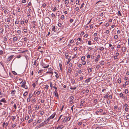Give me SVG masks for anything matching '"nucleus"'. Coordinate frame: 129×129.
Listing matches in <instances>:
<instances>
[{"label": "nucleus", "mask_w": 129, "mask_h": 129, "mask_svg": "<svg viewBox=\"0 0 129 129\" xmlns=\"http://www.w3.org/2000/svg\"><path fill=\"white\" fill-rule=\"evenodd\" d=\"M20 84H22L21 87L24 88L25 89H28V87L26 85V82L24 80H23L20 82Z\"/></svg>", "instance_id": "1"}, {"label": "nucleus", "mask_w": 129, "mask_h": 129, "mask_svg": "<svg viewBox=\"0 0 129 129\" xmlns=\"http://www.w3.org/2000/svg\"><path fill=\"white\" fill-rule=\"evenodd\" d=\"M49 121L47 119L45 120L44 121L40 124L38 126V128H40V127L43 126L47 124L49 122Z\"/></svg>", "instance_id": "2"}, {"label": "nucleus", "mask_w": 129, "mask_h": 129, "mask_svg": "<svg viewBox=\"0 0 129 129\" xmlns=\"http://www.w3.org/2000/svg\"><path fill=\"white\" fill-rule=\"evenodd\" d=\"M74 99V97L73 96H71L69 99V103L70 104H72L74 102L73 100Z\"/></svg>", "instance_id": "3"}, {"label": "nucleus", "mask_w": 129, "mask_h": 129, "mask_svg": "<svg viewBox=\"0 0 129 129\" xmlns=\"http://www.w3.org/2000/svg\"><path fill=\"white\" fill-rule=\"evenodd\" d=\"M56 115V113H54L52 114L47 119L49 121L51 119H53Z\"/></svg>", "instance_id": "4"}, {"label": "nucleus", "mask_w": 129, "mask_h": 129, "mask_svg": "<svg viewBox=\"0 0 129 129\" xmlns=\"http://www.w3.org/2000/svg\"><path fill=\"white\" fill-rule=\"evenodd\" d=\"M63 125H59L58 126L55 127V129H61L63 127Z\"/></svg>", "instance_id": "5"}, {"label": "nucleus", "mask_w": 129, "mask_h": 129, "mask_svg": "<svg viewBox=\"0 0 129 129\" xmlns=\"http://www.w3.org/2000/svg\"><path fill=\"white\" fill-rule=\"evenodd\" d=\"M27 28L28 27L27 26H26V27L24 26L23 27V30L25 33H27Z\"/></svg>", "instance_id": "6"}, {"label": "nucleus", "mask_w": 129, "mask_h": 129, "mask_svg": "<svg viewBox=\"0 0 129 129\" xmlns=\"http://www.w3.org/2000/svg\"><path fill=\"white\" fill-rule=\"evenodd\" d=\"M42 66L43 68H47L49 67V65H48L46 66L43 63H42Z\"/></svg>", "instance_id": "7"}, {"label": "nucleus", "mask_w": 129, "mask_h": 129, "mask_svg": "<svg viewBox=\"0 0 129 129\" xmlns=\"http://www.w3.org/2000/svg\"><path fill=\"white\" fill-rule=\"evenodd\" d=\"M13 55H11L9 57L7 60V61L9 62L10 61V60H11L13 58Z\"/></svg>", "instance_id": "8"}, {"label": "nucleus", "mask_w": 129, "mask_h": 129, "mask_svg": "<svg viewBox=\"0 0 129 129\" xmlns=\"http://www.w3.org/2000/svg\"><path fill=\"white\" fill-rule=\"evenodd\" d=\"M54 73L55 74V77L57 79H58L59 77L58 74L55 71L54 72Z\"/></svg>", "instance_id": "9"}, {"label": "nucleus", "mask_w": 129, "mask_h": 129, "mask_svg": "<svg viewBox=\"0 0 129 129\" xmlns=\"http://www.w3.org/2000/svg\"><path fill=\"white\" fill-rule=\"evenodd\" d=\"M16 91L15 90H14L12 91L11 92V94L13 96H14L15 94V92Z\"/></svg>", "instance_id": "10"}, {"label": "nucleus", "mask_w": 129, "mask_h": 129, "mask_svg": "<svg viewBox=\"0 0 129 129\" xmlns=\"http://www.w3.org/2000/svg\"><path fill=\"white\" fill-rule=\"evenodd\" d=\"M91 79H92L91 78H88V79H87L86 80H85V82L87 83L89 82L90 81V80Z\"/></svg>", "instance_id": "11"}, {"label": "nucleus", "mask_w": 129, "mask_h": 129, "mask_svg": "<svg viewBox=\"0 0 129 129\" xmlns=\"http://www.w3.org/2000/svg\"><path fill=\"white\" fill-rule=\"evenodd\" d=\"M100 56L99 54L96 57V58L95 60V61L96 62L98 61V59L100 57Z\"/></svg>", "instance_id": "12"}, {"label": "nucleus", "mask_w": 129, "mask_h": 129, "mask_svg": "<svg viewBox=\"0 0 129 129\" xmlns=\"http://www.w3.org/2000/svg\"><path fill=\"white\" fill-rule=\"evenodd\" d=\"M54 95L56 97H58V94L57 91L55 90L54 91Z\"/></svg>", "instance_id": "13"}, {"label": "nucleus", "mask_w": 129, "mask_h": 129, "mask_svg": "<svg viewBox=\"0 0 129 129\" xmlns=\"http://www.w3.org/2000/svg\"><path fill=\"white\" fill-rule=\"evenodd\" d=\"M51 16L52 17V20L54 19V18L56 17L55 15L53 13H52L51 14Z\"/></svg>", "instance_id": "14"}, {"label": "nucleus", "mask_w": 129, "mask_h": 129, "mask_svg": "<svg viewBox=\"0 0 129 129\" xmlns=\"http://www.w3.org/2000/svg\"><path fill=\"white\" fill-rule=\"evenodd\" d=\"M0 101L1 102H2L4 103H6V101L5 100V99L4 98H3Z\"/></svg>", "instance_id": "15"}, {"label": "nucleus", "mask_w": 129, "mask_h": 129, "mask_svg": "<svg viewBox=\"0 0 129 129\" xmlns=\"http://www.w3.org/2000/svg\"><path fill=\"white\" fill-rule=\"evenodd\" d=\"M3 114L5 116H7V114L6 111H5L3 112Z\"/></svg>", "instance_id": "16"}, {"label": "nucleus", "mask_w": 129, "mask_h": 129, "mask_svg": "<svg viewBox=\"0 0 129 129\" xmlns=\"http://www.w3.org/2000/svg\"><path fill=\"white\" fill-rule=\"evenodd\" d=\"M122 50L123 52H125L126 50V47H123Z\"/></svg>", "instance_id": "17"}, {"label": "nucleus", "mask_w": 129, "mask_h": 129, "mask_svg": "<svg viewBox=\"0 0 129 129\" xmlns=\"http://www.w3.org/2000/svg\"><path fill=\"white\" fill-rule=\"evenodd\" d=\"M65 57L66 59H68V57L69 56L68 54V53H66L65 54Z\"/></svg>", "instance_id": "18"}, {"label": "nucleus", "mask_w": 129, "mask_h": 129, "mask_svg": "<svg viewBox=\"0 0 129 129\" xmlns=\"http://www.w3.org/2000/svg\"><path fill=\"white\" fill-rule=\"evenodd\" d=\"M59 65L60 70H61L62 69V64L61 63H59Z\"/></svg>", "instance_id": "19"}, {"label": "nucleus", "mask_w": 129, "mask_h": 129, "mask_svg": "<svg viewBox=\"0 0 129 129\" xmlns=\"http://www.w3.org/2000/svg\"><path fill=\"white\" fill-rule=\"evenodd\" d=\"M17 39V38L16 37H14L13 38V40L14 41H16Z\"/></svg>", "instance_id": "20"}, {"label": "nucleus", "mask_w": 129, "mask_h": 129, "mask_svg": "<svg viewBox=\"0 0 129 129\" xmlns=\"http://www.w3.org/2000/svg\"><path fill=\"white\" fill-rule=\"evenodd\" d=\"M7 20V22H8V24H9V23L10 22V19L9 18H7L6 19ZM6 19H5V20H6Z\"/></svg>", "instance_id": "21"}, {"label": "nucleus", "mask_w": 129, "mask_h": 129, "mask_svg": "<svg viewBox=\"0 0 129 129\" xmlns=\"http://www.w3.org/2000/svg\"><path fill=\"white\" fill-rule=\"evenodd\" d=\"M28 94V92L27 91L25 92L23 94V95L24 96H26Z\"/></svg>", "instance_id": "22"}, {"label": "nucleus", "mask_w": 129, "mask_h": 129, "mask_svg": "<svg viewBox=\"0 0 129 129\" xmlns=\"http://www.w3.org/2000/svg\"><path fill=\"white\" fill-rule=\"evenodd\" d=\"M118 83L120 84L121 82V79L120 78H119L118 79Z\"/></svg>", "instance_id": "23"}, {"label": "nucleus", "mask_w": 129, "mask_h": 129, "mask_svg": "<svg viewBox=\"0 0 129 129\" xmlns=\"http://www.w3.org/2000/svg\"><path fill=\"white\" fill-rule=\"evenodd\" d=\"M85 56H83L81 58V60L82 61H84V60H85Z\"/></svg>", "instance_id": "24"}, {"label": "nucleus", "mask_w": 129, "mask_h": 129, "mask_svg": "<svg viewBox=\"0 0 129 129\" xmlns=\"http://www.w3.org/2000/svg\"><path fill=\"white\" fill-rule=\"evenodd\" d=\"M29 118V116L28 115L26 116L25 118V120H27Z\"/></svg>", "instance_id": "25"}, {"label": "nucleus", "mask_w": 129, "mask_h": 129, "mask_svg": "<svg viewBox=\"0 0 129 129\" xmlns=\"http://www.w3.org/2000/svg\"><path fill=\"white\" fill-rule=\"evenodd\" d=\"M4 30V29L3 28H0V33H2Z\"/></svg>", "instance_id": "26"}, {"label": "nucleus", "mask_w": 129, "mask_h": 129, "mask_svg": "<svg viewBox=\"0 0 129 129\" xmlns=\"http://www.w3.org/2000/svg\"><path fill=\"white\" fill-rule=\"evenodd\" d=\"M67 120V117H65L63 120V121L64 122H65Z\"/></svg>", "instance_id": "27"}, {"label": "nucleus", "mask_w": 129, "mask_h": 129, "mask_svg": "<svg viewBox=\"0 0 129 129\" xmlns=\"http://www.w3.org/2000/svg\"><path fill=\"white\" fill-rule=\"evenodd\" d=\"M53 27L52 28V30H53L54 32H55L56 31L55 28V26H53Z\"/></svg>", "instance_id": "28"}, {"label": "nucleus", "mask_w": 129, "mask_h": 129, "mask_svg": "<svg viewBox=\"0 0 129 129\" xmlns=\"http://www.w3.org/2000/svg\"><path fill=\"white\" fill-rule=\"evenodd\" d=\"M75 82V80L74 79H72L71 80V83H72L73 84H74Z\"/></svg>", "instance_id": "29"}, {"label": "nucleus", "mask_w": 129, "mask_h": 129, "mask_svg": "<svg viewBox=\"0 0 129 129\" xmlns=\"http://www.w3.org/2000/svg\"><path fill=\"white\" fill-rule=\"evenodd\" d=\"M128 90L127 89H125V91L124 92L125 94H127V93H128Z\"/></svg>", "instance_id": "30"}, {"label": "nucleus", "mask_w": 129, "mask_h": 129, "mask_svg": "<svg viewBox=\"0 0 129 129\" xmlns=\"http://www.w3.org/2000/svg\"><path fill=\"white\" fill-rule=\"evenodd\" d=\"M92 71V69L91 68H89L88 70V73H90Z\"/></svg>", "instance_id": "31"}, {"label": "nucleus", "mask_w": 129, "mask_h": 129, "mask_svg": "<svg viewBox=\"0 0 129 129\" xmlns=\"http://www.w3.org/2000/svg\"><path fill=\"white\" fill-rule=\"evenodd\" d=\"M58 27H60L61 26L62 24L60 23H58Z\"/></svg>", "instance_id": "32"}, {"label": "nucleus", "mask_w": 129, "mask_h": 129, "mask_svg": "<svg viewBox=\"0 0 129 129\" xmlns=\"http://www.w3.org/2000/svg\"><path fill=\"white\" fill-rule=\"evenodd\" d=\"M57 10V8L56 7H55L53 10H52V11H53V12H55L56 11V10Z\"/></svg>", "instance_id": "33"}, {"label": "nucleus", "mask_w": 129, "mask_h": 129, "mask_svg": "<svg viewBox=\"0 0 129 129\" xmlns=\"http://www.w3.org/2000/svg\"><path fill=\"white\" fill-rule=\"evenodd\" d=\"M37 92V94L38 95H39L40 94L41 92V90H39Z\"/></svg>", "instance_id": "34"}, {"label": "nucleus", "mask_w": 129, "mask_h": 129, "mask_svg": "<svg viewBox=\"0 0 129 129\" xmlns=\"http://www.w3.org/2000/svg\"><path fill=\"white\" fill-rule=\"evenodd\" d=\"M3 39L5 41H7V38L5 37H3Z\"/></svg>", "instance_id": "35"}, {"label": "nucleus", "mask_w": 129, "mask_h": 129, "mask_svg": "<svg viewBox=\"0 0 129 129\" xmlns=\"http://www.w3.org/2000/svg\"><path fill=\"white\" fill-rule=\"evenodd\" d=\"M76 87H74L73 88L71 86L70 89L71 90H75L76 89Z\"/></svg>", "instance_id": "36"}, {"label": "nucleus", "mask_w": 129, "mask_h": 129, "mask_svg": "<svg viewBox=\"0 0 129 129\" xmlns=\"http://www.w3.org/2000/svg\"><path fill=\"white\" fill-rule=\"evenodd\" d=\"M12 119L13 120H14L16 119V117L15 116H12L11 117Z\"/></svg>", "instance_id": "37"}, {"label": "nucleus", "mask_w": 129, "mask_h": 129, "mask_svg": "<svg viewBox=\"0 0 129 129\" xmlns=\"http://www.w3.org/2000/svg\"><path fill=\"white\" fill-rule=\"evenodd\" d=\"M64 15H62L60 17V18L62 20H63L64 19Z\"/></svg>", "instance_id": "38"}, {"label": "nucleus", "mask_w": 129, "mask_h": 129, "mask_svg": "<svg viewBox=\"0 0 129 129\" xmlns=\"http://www.w3.org/2000/svg\"><path fill=\"white\" fill-rule=\"evenodd\" d=\"M108 95H109V94L108 93L106 95H105V96H104V98H107L108 97Z\"/></svg>", "instance_id": "39"}, {"label": "nucleus", "mask_w": 129, "mask_h": 129, "mask_svg": "<svg viewBox=\"0 0 129 129\" xmlns=\"http://www.w3.org/2000/svg\"><path fill=\"white\" fill-rule=\"evenodd\" d=\"M68 61H67V63L68 64L70 62L71 59L70 58H68Z\"/></svg>", "instance_id": "40"}, {"label": "nucleus", "mask_w": 129, "mask_h": 129, "mask_svg": "<svg viewBox=\"0 0 129 129\" xmlns=\"http://www.w3.org/2000/svg\"><path fill=\"white\" fill-rule=\"evenodd\" d=\"M86 62L85 61H82V64L83 65H85V64Z\"/></svg>", "instance_id": "41"}, {"label": "nucleus", "mask_w": 129, "mask_h": 129, "mask_svg": "<svg viewBox=\"0 0 129 129\" xmlns=\"http://www.w3.org/2000/svg\"><path fill=\"white\" fill-rule=\"evenodd\" d=\"M33 96V95L31 93H30L29 94V98H30V99Z\"/></svg>", "instance_id": "42"}, {"label": "nucleus", "mask_w": 129, "mask_h": 129, "mask_svg": "<svg viewBox=\"0 0 129 129\" xmlns=\"http://www.w3.org/2000/svg\"><path fill=\"white\" fill-rule=\"evenodd\" d=\"M69 3V2L67 0L65 2V4L66 5H68Z\"/></svg>", "instance_id": "43"}, {"label": "nucleus", "mask_w": 129, "mask_h": 129, "mask_svg": "<svg viewBox=\"0 0 129 129\" xmlns=\"http://www.w3.org/2000/svg\"><path fill=\"white\" fill-rule=\"evenodd\" d=\"M91 41H88V44L89 45H91Z\"/></svg>", "instance_id": "44"}, {"label": "nucleus", "mask_w": 129, "mask_h": 129, "mask_svg": "<svg viewBox=\"0 0 129 129\" xmlns=\"http://www.w3.org/2000/svg\"><path fill=\"white\" fill-rule=\"evenodd\" d=\"M42 121V120L41 119H40L39 120H38L37 121V122L38 123H40Z\"/></svg>", "instance_id": "45"}, {"label": "nucleus", "mask_w": 129, "mask_h": 129, "mask_svg": "<svg viewBox=\"0 0 129 129\" xmlns=\"http://www.w3.org/2000/svg\"><path fill=\"white\" fill-rule=\"evenodd\" d=\"M53 84L52 83H50V86L51 87V88L52 89L53 87Z\"/></svg>", "instance_id": "46"}, {"label": "nucleus", "mask_w": 129, "mask_h": 129, "mask_svg": "<svg viewBox=\"0 0 129 129\" xmlns=\"http://www.w3.org/2000/svg\"><path fill=\"white\" fill-rule=\"evenodd\" d=\"M75 10L76 11H78L79 10V8L78 7H77L75 9Z\"/></svg>", "instance_id": "47"}, {"label": "nucleus", "mask_w": 129, "mask_h": 129, "mask_svg": "<svg viewBox=\"0 0 129 129\" xmlns=\"http://www.w3.org/2000/svg\"><path fill=\"white\" fill-rule=\"evenodd\" d=\"M30 98H28L27 99V102H30Z\"/></svg>", "instance_id": "48"}, {"label": "nucleus", "mask_w": 129, "mask_h": 129, "mask_svg": "<svg viewBox=\"0 0 129 129\" xmlns=\"http://www.w3.org/2000/svg\"><path fill=\"white\" fill-rule=\"evenodd\" d=\"M48 70L50 72H52L53 70L51 68H49L48 69Z\"/></svg>", "instance_id": "49"}, {"label": "nucleus", "mask_w": 129, "mask_h": 129, "mask_svg": "<svg viewBox=\"0 0 129 129\" xmlns=\"http://www.w3.org/2000/svg\"><path fill=\"white\" fill-rule=\"evenodd\" d=\"M104 61H101V65H103L104 64Z\"/></svg>", "instance_id": "50"}, {"label": "nucleus", "mask_w": 129, "mask_h": 129, "mask_svg": "<svg viewBox=\"0 0 129 129\" xmlns=\"http://www.w3.org/2000/svg\"><path fill=\"white\" fill-rule=\"evenodd\" d=\"M71 118V117L70 116L69 117H67V120L68 121L70 120Z\"/></svg>", "instance_id": "51"}, {"label": "nucleus", "mask_w": 129, "mask_h": 129, "mask_svg": "<svg viewBox=\"0 0 129 129\" xmlns=\"http://www.w3.org/2000/svg\"><path fill=\"white\" fill-rule=\"evenodd\" d=\"M118 38V36L117 35H115L114 36V38L115 39H117Z\"/></svg>", "instance_id": "52"}, {"label": "nucleus", "mask_w": 129, "mask_h": 129, "mask_svg": "<svg viewBox=\"0 0 129 129\" xmlns=\"http://www.w3.org/2000/svg\"><path fill=\"white\" fill-rule=\"evenodd\" d=\"M33 121V119H30V120H28V122L29 123L30 122H32Z\"/></svg>", "instance_id": "53"}, {"label": "nucleus", "mask_w": 129, "mask_h": 129, "mask_svg": "<svg viewBox=\"0 0 129 129\" xmlns=\"http://www.w3.org/2000/svg\"><path fill=\"white\" fill-rule=\"evenodd\" d=\"M4 26H5V27L6 28H8V27H9V25H8V24H6L5 25H4Z\"/></svg>", "instance_id": "54"}, {"label": "nucleus", "mask_w": 129, "mask_h": 129, "mask_svg": "<svg viewBox=\"0 0 129 129\" xmlns=\"http://www.w3.org/2000/svg\"><path fill=\"white\" fill-rule=\"evenodd\" d=\"M72 66V63H70L69 65V68H71Z\"/></svg>", "instance_id": "55"}, {"label": "nucleus", "mask_w": 129, "mask_h": 129, "mask_svg": "<svg viewBox=\"0 0 129 129\" xmlns=\"http://www.w3.org/2000/svg\"><path fill=\"white\" fill-rule=\"evenodd\" d=\"M12 73L14 75H16L17 74V73L15 71H13L12 72Z\"/></svg>", "instance_id": "56"}, {"label": "nucleus", "mask_w": 129, "mask_h": 129, "mask_svg": "<svg viewBox=\"0 0 129 129\" xmlns=\"http://www.w3.org/2000/svg\"><path fill=\"white\" fill-rule=\"evenodd\" d=\"M49 87V86L48 85H45V88L47 89H48Z\"/></svg>", "instance_id": "57"}, {"label": "nucleus", "mask_w": 129, "mask_h": 129, "mask_svg": "<svg viewBox=\"0 0 129 129\" xmlns=\"http://www.w3.org/2000/svg\"><path fill=\"white\" fill-rule=\"evenodd\" d=\"M128 81H126L125 82V85H127L128 84Z\"/></svg>", "instance_id": "58"}, {"label": "nucleus", "mask_w": 129, "mask_h": 129, "mask_svg": "<svg viewBox=\"0 0 129 129\" xmlns=\"http://www.w3.org/2000/svg\"><path fill=\"white\" fill-rule=\"evenodd\" d=\"M17 32L18 34H20L21 33V31L20 30H17Z\"/></svg>", "instance_id": "59"}, {"label": "nucleus", "mask_w": 129, "mask_h": 129, "mask_svg": "<svg viewBox=\"0 0 129 129\" xmlns=\"http://www.w3.org/2000/svg\"><path fill=\"white\" fill-rule=\"evenodd\" d=\"M123 94L122 93H120L119 94V96L120 97H123Z\"/></svg>", "instance_id": "60"}, {"label": "nucleus", "mask_w": 129, "mask_h": 129, "mask_svg": "<svg viewBox=\"0 0 129 129\" xmlns=\"http://www.w3.org/2000/svg\"><path fill=\"white\" fill-rule=\"evenodd\" d=\"M24 22L22 20L21 21L20 23L21 24H24Z\"/></svg>", "instance_id": "61"}, {"label": "nucleus", "mask_w": 129, "mask_h": 129, "mask_svg": "<svg viewBox=\"0 0 129 129\" xmlns=\"http://www.w3.org/2000/svg\"><path fill=\"white\" fill-rule=\"evenodd\" d=\"M72 71V70L71 69H68V72L70 73Z\"/></svg>", "instance_id": "62"}, {"label": "nucleus", "mask_w": 129, "mask_h": 129, "mask_svg": "<svg viewBox=\"0 0 129 129\" xmlns=\"http://www.w3.org/2000/svg\"><path fill=\"white\" fill-rule=\"evenodd\" d=\"M21 2L22 3H24L26 2V0H22Z\"/></svg>", "instance_id": "63"}, {"label": "nucleus", "mask_w": 129, "mask_h": 129, "mask_svg": "<svg viewBox=\"0 0 129 129\" xmlns=\"http://www.w3.org/2000/svg\"><path fill=\"white\" fill-rule=\"evenodd\" d=\"M109 25V23L108 22L106 24L105 26L106 27H107Z\"/></svg>", "instance_id": "64"}]
</instances>
